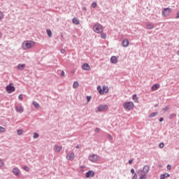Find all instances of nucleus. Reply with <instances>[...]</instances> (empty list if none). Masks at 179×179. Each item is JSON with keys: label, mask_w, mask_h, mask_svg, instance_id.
<instances>
[{"label": "nucleus", "mask_w": 179, "mask_h": 179, "mask_svg": "<svg viewBox=\"0 0 179 179\" xmlns=\"http://www.w3.org/2000/svg\"><path fill=\"white\" fill-rule=\"evenodd\" d=\"M33 45H34V42L31 41H24L22 43L23 50H29V48H31Z\"/></svg>", "instance_id": "obj_1"}, {"label": "nucleus", "mask_w": 179, "mask_h": 179, "mask_svg": "<svg viewBox=\"0 0 179 179\" xmlns=\"http://www.w3.org/2000/svg\"><path fill=\"white\" fill-rule=\"evenodd\" d=\"M97 90L99 94H104V93H108V87L103 85V89H101V86L97 87Z\"/></svg>", "instance_id": "obj_2"}, {"label": "nucleus", "mask_w": 179, "mask_h": 179, "mask_svg": "<svg viewBox=\"0 0 179 179\" xmlns=\"http://www.w3.org/2000/svg\"><path fill=\"white\" fill-rule=\"evenodd\" d=\"M93 30L95 33L100 34L103 31V26L100 24H96L94 26Z\"/></svg>", "instance_id": "obj_3"}, {"label": "nucleus", "mask_w": 179, "mask_h": 179, "mask_svg": "<svg viewBox=\"0 0 179 179\" xmlns=\"http://www.w3.org/2000/svg\"><path fill=\"white\" fill-rule=\"evenodd\" d=\"M12 85H13V84L10 83L8 85H7L6 87V90L7 93H8L9 94H10V93H13V92H15V90H16V88L15 87V86H13Z\"/></svg>", "instance_id": "obj_4"}, {"label": "nucleus", "mask_w": 179, "mask_h": 179, "mask_svg": "<svg viewBox=\"0 0 179 179\" xmlns=\"http://www.w3.org/2000/svg\"><path fill=\"white\" fill-rule=\"evenodd\" d=\"M134 102L129 101V102H125L123 107L124 110H131L134 108Z\"/></svg>", "instance_id": "obj_5"}, {"label": "nucleus", "mask_w": 179, "mask_h": 179, "mask_svg": "<svg viewBox=\"0 0 179 179\" xmlns=\"http://www.w3.org/2000/svg\"><path fill=\"white\" fill-rule=\"evenodd\" d=\"M108 106H107V105H99L96 108V113H100L101 111H106V110H108Z\"/></svg>", "instance_id": "obj_6"}, {"label": "nucleus", "mask_w": 179, "mask_h": 179, "mask_svg": "<svg viewBox=\"0 0 179 179\" xmlns=\"http://www.w3.org/2000/svg\"><path fill=\"white\" fill-rule=\"evenodd\" d=\"M171 13V8H164V10L162 11V15L163 16L167 17Z\"/></svg>", "instance_id": "obj_7"}, {"label": "nucleus", "mask_w": 179, "mask_h": 179, "mask_svg": "<svg viewBox=\"0 0 179 179\" xmlns=\"http://www.w3.org/2000/svg\"><path fill=\"white\" fill-rule=\"evenodd\" d=\"M15 111L17 113H19L20 114H22V113L24 111V108H23V106H22V105L15 106Z\"/></svg>", "instance_id": "obj_8"}, {"label": "nucleus", "mask_w": 179, "mask_h": 179, "mask_svg": "<svg viewBox=\"0 0 179 179\" xmlns=\"http://www.w3.org/2000/svg\"><path fill=\"white\" fill-rule=\"evenodd\" d=\"M89 159L90 162H97V160H99V156H97V155H92L89 157Z\"/></svg>", "instance_id": "obj_9"}, {"label": "nucleus", "mask_w": 179, "mask_h": 179, "mask_svg": "<svg viewBox=\"0 0 179 179\" xmlns=\"http://www.w3.org/2000/svg\"><path fill=\"white\" fill-rule=\"evenodd\" d=\"M86 178H92V177H94V171H90L86 173L85 174Z\"/></svg>", "instance_id": "obj_10"}, {"label": "nucleus", "mask_w": 179, "mask_h": 179, "mask_svg": "<svg viewBox=\"0 0 179 179\" xmlns=\"http://www.w3.org/2000/svg\"><path fill=\"white\" fill-rule=\"evenodd\" d=\"M13 173L14 174V176H16L17 177H19L20 174V169L18 168H14L13 169Z\"/></svg>", "instance_id": "obj_11"}, {"label": "nucleus", "mask_w": 179, "mask_h": 179, "mask_svg": "<svg viewBox=\"0 0 179 179\" xmlns=\"http://www.w3.org/2000/svg\"><path fill=\"white\" fill-rule=\"evenodd\" d=\"M66 159H67V160H70L71 162H72V160H73V159H75V153L71 152V153L67 155Z\"/></svg>", "instance_id": "obj_12"}, {"label": "nucleus", "mask_w": 179, "mask_h": 179, "mask_svg": "<svg viewBox=\"0 0 179 179\" xmlns=\"http://www.w3.org/2000/svg\"><path fill=\"white\" fill-rule=\"evenodd\" d=\"M149 170H150V168L149 167V166L145 165L143 167L142 172L143 173V174L146 175L148 174V173H149Z\"/></svg>", "instance_id": "obj_13"}, {"label": "nucleus", "mask_w": 179, "mask_h": 179, "mask_svg": "<svg viewBox=\"0 0 179 179\" xmlns=\"http://www.w3.org/2000/svg\"><path fill=\"white\" fill-rule=\"evenodd\" d=\"M24 68H26V64H19L17 66V69L18 71H23V69Z\"/></svg>", "instance_id": "obj_14"}, {"label": "nucleus", "mask_w": 179, "mask_h": 179, "mask_svg": "<svg viewBox=\"0 0 179 179\" xmlns=\"http://www.w3.org/2000/svg\"><path fill=\"white\" fill-rule=\"evenodd\" d=\"M82 68L85 71H90V66L89 65V64L85 63V64H83Z\"/></svg>", "instance_id": "obj_15"}, {"label": "nucleus", "mask_w": 179, "mask_h": 179, "mask_svg": "<svg viewBox=\"0 0 179 179\" xmlns=\"http://www.w3.org/2000/svg\"><path fill=\"white\" fill-rule=\"evenodd\" d=\"M110 62L112 64H117V62H118V59L115 56H112L110 58Z\"/></svg>", "instance_id": "obj_16"}, {"label": "nucleus", "mask_w": 179, "mask_h": 179, "mask_svg": "<svg viewBox=\"0 0 179 179\" xmlns=\"http://www.w3.org/2000/svg\"><path fill=\"white\" fill-rule=\"evenodd\" d=\"M169 177H170V174L164 173L160 176V179L169 178Z\"/></svg>", "instance_id": "obj_17"}, {"label": "nucleus", "mask_w": 179, "mask_h": 179, "mask_svg": "<svg viewBox=\"0 0 179 179\" xmlns=\"http://www.w3.org/2000/svg\"><path fill=\"white\" fill-rule=\"evenodd\" d=\"M122 45L123 47H128V45H129V41L127 39L124 40L122 42Z\"/></svg>", "instance_id": "obj_18"}, {"label": "nucleus", "mask_w": 179, "mask_h": 179, "mask_svg": "<svg viewBox=\"0 0 179 179\" xmlns=\"http://www.w3.org/2000/svg\"><path fill=\"white\" fill-rule=\"evenodd\" d=\"M159 87H160V85L159 84H155L152 85V90L155 91V90H157V89H159Z\"/></svg>", "instance_id": "obj_19"}, {"label": "nucleus", "mask_w": 179, "mask_h": 179, "mask_svg": "<svg viewBox=\"0 0 179 179\" xmlns=\"http://www.w3.org/2000/svg\"><path fill=\"white\" fill-rule=\"evenodd\" d=\"M61 149H62V146H58V145L55 146V151L57 152H61Z\"/></svg>", "instance_id": "obj_20"}, {"label": "nucleus", "mask_w": 179, "mask_h": 179, "mask_svg": "<svg viewBox=\"0 0 179 179\" xmlns=\"http://www.w3.org/2000/svg\"><path fill=\"white\" fill-rule=\"evenodd\" d=\"M72 22L74 24H79V20L76 17L73 18Z\"/></svg>", "instance_id": "obj_21"}, {"label": "nucleus", "mask_w": 179, "mask_h": 179, "mask_svg": "<svg viewBox=\"0 0 179 179\" xmlns=\"http://www.w3.org/2000/svg\"><path fill=\"white\" fill-rule=\"evenodd\" d=\"M46 31L48 37H50V38L52 37V32L51 31V30L47 29Z\"/></svg>", "instance_id": "obj_22"}, {"label": "nucleus", "mask_w": 179, "mask_h": 179, "mask_svg": "<svg viewBox=\"0 0 179 179\" xmlns=\"http://www.w3.org/2000/svg\"><path fill=\"white\" fill-rule=\"evenodd\" d=\"M73 87V89H76V88L79 87V83H78V81L74 82Z\"/></svg>", "instance_id": "obj_23"}, {"label": "nucleus", "mask_w": 179, "mask_h": 179, "mask_svg": "<svg viewBox=\"0 0 179 179\" xmlns=\"http://www.w3.org/2000/svg\"><path fill=\"white\" fill-rule=\"evenodd\" d=\"M132 99L134 100V101H135L136 103H138V96H136V94H134L132 96Z\"/></svg>", "instance_id": "obj_24"}, {"label": "nucleus", "mask_w": 179, "mask_h": 179, "mask_svg": "<svg viewBox=\"0 0 179 179\" xmlns=\"http://www.w3.org/2000/svg\"><path fill=\"white\" fill-rule=\"evenodd\" d=\"M157 114H159L157 112L152 113H150V118H153V117H156V115H157Z\"/></svg>", "instance_id": "obj_25"}, {"label": "nucleus", "mask_w": 179, "mask_h": 179, "mask_svg": "<svg viewBox=\"0 0 179 179\" xmlns=\"http://www.w3.org/2000/svg\"><path fill=\"white\" fill-rule=\"evenodd\" d=\"M33 105L34 106L35 108H38V107L40 106V104H38L37 101H33Z\"/></svg>", "instance_id": "obj_26"}, {"label": "nucleus", "mask_w": 179, "mask_h": 179, "mask_svg": "<svg viewBox=\"0 0 179 179\" xmlns=\"http://www.w3.org/2000/svg\"><path fill=\"white\" fill-rule=\"evenodd\" d=\"M39 136H40V134L35 132V133H34L33 138L34 139H37V138H38Z\"/></svg>", "instance_id": "obj_27"}, {"label": "nucleus", "mask_w": 179, "mask_h": 179, "mask_svg": "<svg viewBox=\"0 0 179 179\" xmlns=\"http://www.w3.org/2000/svg\"><path fill=\"white\" fill-rule=\"evenodd\" d=\"M155 26L152 24H147V29H153Z\"/></svg>", "instance_id": "obj_28"}, {"label": "nucleus", "mask_w": 179, "mask_h": 179, "mask_svg": "<svg viewBox=\"0 0 179 179\" xmlns=\"http://www.w3.org/2000/svg\"><path fill=\"white\" fill-rule=\"evenodd\" d=\"M17 134V135H22L23 134V129H18Z\"/></svg>", "instance_id": "obj_29"}, {"label": "nucleus", "mask_w": 179, "mask_h": 179, "mask_svg": "<svg viewBox=\"0 0 179 179\" xmlns=\"http://www.w3.org/2000/svg\"><path fill=\"white\" fill-rule=\"evenodd\" d=\"M101 38H107V34L105 33L101 34Z\"/></svg>", "instance_id": "obj_30"}, {"label": "nucleus", "mask_w": 179, "mask_h": 179, "mask_svg": "<svg viewBox=\"0 0 179 179\" xmlns=\"http://www.w3.org/2000/svg\"><path fill=\"white\" fill-rule=\"evenodd\" d=\"M3 164H5V163L3 162V161H2L1 159H0V169L1 167H3Z\"/></svg>", "instance_id": "obj_31"}, {"label": "nucleus", "mask_w": 179, "mask_h": 179, "mask_svg": "<svg viewBox=\"0 0 179 179\" xmlns=\"http://www.w3.org/2000/svg\"><path fill=\"white\" fill-rule=\"evenodd\" d=\"M4 15H3V13L2 12H0V20H2V19H3L4 17Z\"/></svg>", "instance_id": "obj_32"}, {"label": "nucleus", "mask_w": 179, "mask_h": 179, "mask_svg": "<svg viewBox=\"0 0 179 179\" xmlns=\"http://www.w3.org/2000/svg\"><path fill=\"white\" fill-rule=\"evenodd\" d=\"M23 169L24 170H25V171H29V170H30V169L27 166H24Z\"/></svg>", "instance_id": "obj_33"}, {"label": "nucleus", "mask_w": 179, "mask_h": 179, "mask_svg": "<svg viewBox=\"0 0 179 179\" xmlns=\"http://www.w3.org/2000/svg\"><path fill=\"white\" fill-rule=\"evenodd\" d=\"M159 147L161 149H163V148H164V143H159Z\"/></svg>", "instance_id": "obj_34"}, {"label": "nucleus", "mask_w": 179, "mask_h": 179, "mask_svg": "<svg viewBox=\"0 0 179 179\" xmlns=\"http://www.w3.org/2000/svg\"><path fill=\"white\" fill-rule=\"evenodd\" d=\"M139 179H146V175H145V174L141 175V177L139 178Z\"/></svg>", "instance_id": "obj_35"}, {"label": "nucleus", "mask_w": 179, "mask_h": 179, "mask_svg": "<svg viewBox=\"0 0 179 179\" xmlns=\"http://www.w3.org/2000/svg\"><path fill=\"white\" fill-rule=\"evenodd\" d=\"M0 132H5V128L3 127H0Z\"/></svg>", "instance_id": "obj_36"}, {"label": "nucleus", "mask_w": 179, "mask_h": 179, "mask_svg": "<svg viewBox=\"0 0 179 179\" xmlns=\"http://www.w3.org/2000/svg\"><path fill=\"white\" fill-rule=\"evenodd\" d=\"M92 8H96V6H97V3L96 2H93L92 3Z\"/></svg>", "instance_id": "obj_37"}, {"label": "nucleus", "mask_w": 179, "mask_h": 179, "mask_svg": "<svg viewBox=\"0 0 179 179\" xmlns=\"http://www.w3.org/2000/svg\"><path fill=\"white\" fill-rule=\"evenodd\" d=\"M163 111H164V113H166V111H169V106L165 107V108L163 109Z\"/></svg>", "instance_id": "obj_38"}, {"label": "nucleus", "mask_w": 179, "mask_h": 179, "mask_svg": "<svg viewBox=\"0 0 179 179\" xmlns=\"http://www.w3.org/2000/svg\"><path fill=\"white\" fill-rule=\"evenodd\" d=\"M90 100H92V96H87V103H89V101H90Z\"/></svg>", "instance_id": "obj_39"}, {"label": "nucleus", "mask_w": 179, "mask_h": 179, "mask_svg": "<svg viewBox=\"0 0 179 179\" xmlns=\"http://www.w3.org/2000/svg\"><path fill=\"white\" fill-rule=\"evenodd\" d=\"M18 99H20V100H23V95L20 94V95L18 96Z\"/></svg>", "instance_id": "obj_40"}, {"label": "nucleus", "mask_w": 179, "mask_h": 179, "mask_svg": "<svg viewBox=\"0 0 179 179\" xmlns=\"http://www.w3.org/2000/svg\"><path fill=\"white\" fill-rule=\"evenodd\" d=\"M173 117H176V113L170 115L169 118H173Z\"/></svg>", "instance_id": "obj_41"}, {"label": "nucleus", "mask_w": 179, "mask_h": 179, "mask_svg": "<svg viewBox=\"0 0 179 179\" xmlns=\"http://www.w3.org/2000/svg\"><path fill=\"white\" fill-rule=\"evenodd\" d=\"M138 178V176L136 175V173L134 174V176L132 177V179H136Z\"/></svg>", "instance_id": "obj_42"}, {"label": "nucleus", "mask_w": 179, "mask_h": 179, "mask_svg": "<svg viewBox=\"0 0 179 179\" xmlns=\"http://www.w3.org/2000/svg\"><path fill=\"white\" fill-rule=\"evenodd\" d=\"M61 76H65V71H62Z\"/></svg>", "instance_id": "obj_43"}, {"label": "nucleus", "mask_w": 179, "mask_h": 179, "mask_svg": "<svg viewBox=\"0 0 179 179\" xmlns=\"http://www.w3.org/2000/svg\"><path fill=\"white\" fill-rule=\"evenodd\" d=\"M167 169H168V170H171V166L168 165V166H167Z\"/></svg>", "instance_id": "obj_44"}, {"label": "nucleus", "mask_w": 179, "mask_h": 179, "mask_svg": "<svg viewBox=\"0 0 179 179\" xmlns=\"http://www.w3.org/2000/svg\"><path fill=\"white\" fill-rule=\"evenodd\" d=\"M134 162V160H133V159H131V160L129 161V164H132V162Z\"/></svg>", "instance_id": "obj_45"}, {"label": "nucleus", "mask_w": 179, "mask_h": 179, "mask_svg": "<svg viewBox=\"0 0 179 179\" xmlns=\"http://www.w3.org/2000/svg\"><path fill=\"white\" fill-rule=\"evenodd\" d=\"M61 52H62V54H64V52H65V49H62V50H61Z\"/></svg>", "instance_id": "obj_46"}, {"label": "nucleus", "mask_w": 179, "mask_h": 179, "mask_svg": "<svg viewBox=\"0 0 179 179\" xmlns=\"http://www.w3.org/2000/svg\"><path fill=\"white\" fill-rule=\"evenodd\" d=\"M163 120H164L163 117H160L159 118V122H163Z\"/></svg>", "instance_id": "obj_47"}, {"label": "nucleus", "mask_w": 179, "mask_h": 179, "mask_svg": "<svg viewBox=\"0 0 179 179\" xmlns=\"http://www.w3.org/2000/svg\"><path fill=\"white\" fill-rule=\"evenodd\" d=\"M131 173H132V174H134V173H135V170L134 169H131Z\"/></svg>", "instance_id": "obj_48"}, {"label": "nucleus", "mask_w": 179, "mask_h": 179, "mask_svg": "<svg viewBox=\"0 0 179 179\" xmlns=\"http://www.w3.org/2000/svg\"><path fill=\"white\" fill-rule=\"evenodd\" d=\"M96 132H99L100 131V129H99V128L96 129Z\"/></svg>", "instance_id": "obj_49"}, {"label": "nucleus", "mask_w": 179, "mask_h": 179, "mask_svg": "<svg viewBox=\"0 0 179 179\" xmlns=\"http://www.w3.org/2000/svg\"><path fill=\"white\" fill-rule=\"evenodd\" d=\"M76 148V149H79V145H78Z\"/></svg>", "instance_id": "obj_50"}, {"label": "nucleus", "mask_w": 179, "mask_h": 179, "mask_svg": "<svg viewBox=\"0 0 179 179\" xmlns=\"http://www.w3.org/2000/svg\"><path fill=\"white\" fill-rule=\"evenodd\" d=\"M2 36V34L1 33H0V37H1Z\"/></svg>", "instance_id": "obj_51"}]
</instances>
